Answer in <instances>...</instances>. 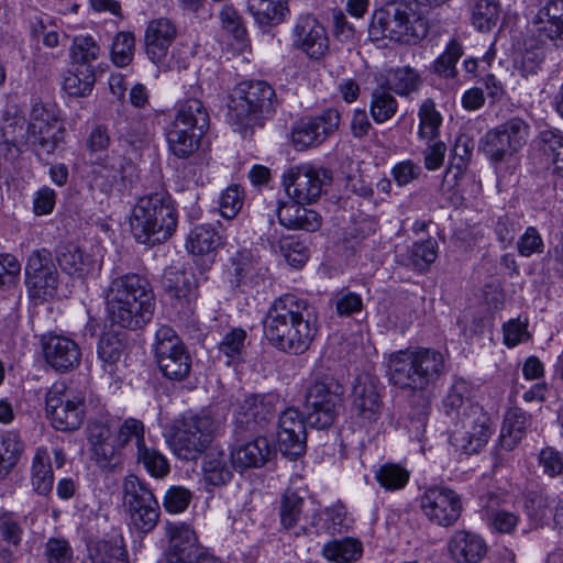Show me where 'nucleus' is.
<instances>
[{"label":"nucleus","instance_id":"nucleus-14","mask_svg":"<svg viewBox=\"0 0 563 563\" xmlns=\"http://www.w3.org/2000/svg\"><path fill=\"white\" fill-rule=\"evenodd\" d=\"M25 287L29 298L34 302H44L54 298L59 286L53 253L46 249H35L27 256L25 267Z\"/></svg>","mask_w":563,"mask_h":563},{"label":"nucleus","instance_id":"nucleus-27","mask_svg":"<svg viewBox=\"0 0 563 563\" xmlns=\"http://www.w3.org/2000/svg\"><path fill=\"white\" fill-rule=\"evenodd\" d=\"M93 179L102 192H111L114 188L125 186L128 173L133 168L132 159L115 151L103 157H96L91 163Z\"/></svg>","mask_w":563,"mask_h":563},{"label":"nucleus","instance_id":"nucleus-30","mask_svg":"<svg viewBox=\"0 0 563 563\" xmlns=\"http://www.w3.org/2000/svg\"><path fill=\"white\" fill-rule=\"evenodd\" d=\"M54 252L60 269L70 276L84 278L99 268L97 260L73 242L59 243Z\"/></svg>","mask_w":563,"mask_h":563},{"label":"nucleus","instance_id":"nucleus-52","mask_svg":"<svg viewBox=\"0 0 563 563\" xmlns=\"http://www.w3.org/2000/svg\"><path fill=\"white\" fill-rule=\"evenodd\" d=\"M101 48L91 35H77L70 46L71 67L95 69L92 62L100 56Z\"/></svg>","mask_w":563,"mask_h":563},{"label":"nucleus","instance_id":"nucleus-57","mask_svg":"<svg viewBox=\"0 0 563 563\" xmlns=\"http://www.w3.org/2000/svg\"><path fill=\"white\" fill-rule=\"evenodd\" d=\"M398 109L396 98L383 87L375 88L371 96L369 112L373 120L377 123H384L391 119Z\"/></svg>","mask_w":563,"mask_h":563},{"label":"nucleus","instance_id":"nucleus-34","mask_svg":"<svg viewBox=\"0 0 563 563\" xmlns=\"http://www.w3.org/2000/svg\"><path fill=\"white\" fill-rule=\"evenodd\" d=\"M539 35L563 49V0H547L537 13Z\"/></svg>","mask_w":563,"mask_h":563},{"label":"nucleus","instance_id":"nucleus-44","mask_svg":"<svg viewBox=\"0 0 563 563\" xmlns=\"http://www.w3.org/2000/svg\"><path fill=\"white\" fill-rule=\"evenodd\" d=\"M464 55V47L460 41L452 38L446 44L444 51L431 64V71L444 80L457 78V62Z\"/></svg>","mask_w":563,"mask_h":563},{"label":"nucleus","instance_id":"nucleus-37","mask_svg":"<svg viewBox=\"0 0 563 563\" xmlns=\"http://www.w3.org/2000/svg\"><path fill=\"white\" fill-rule=\"evenodd\" d=\"M126 350V334L113 329L104 331L97 345V354L102 362L103 371L111 377L115 376L117 363Z\"/></svg>","mask_w":563,"mask_h":563},{"label":"nucleus","instance_id":"nucleus-55","mask_svg":"<svg viewBox=\"0 0 563 563\" xmlns=\"http://www.w3.org/2000/svg\"><path fill=\"white\" fill-rule=\"evenodd\" d=\"M419 131L418 135L421 140L432 141L439 137L440 126L442 124V115L437 110L435 103L428 98L419 107Z\"/></svg>","mask_w":563,"mask_h":563},{"label":"nucleus","instance_id":"nucleus-45","mask_svg":"<svg viewBox=\"0 0 563 563\" xmlns=\"http://www.w3.org/2000/svg\"><path fill=\"white\" fill-rule=\"evenodd\" d=\"M438 257V243L433 239L415 242L404 255V265L419 273H426Z\"/></svg>","mask_w":563,"mask_h":563},{"label":"nucleus","instance_id":"nucleus-28","mask_svg":"<svg viewBox=\"0 0 563 563\" xmlns=\"http://www.w3.org/2000/svg\"><path fill=\"white\" fill-rule=\"evenodd\" d=\"M276 454L269 440L257 433L246 442L236 443L230 452V461L235 471L242 473L249 468L263 467Z\"/></svg>","mask_w":563,"mask_h":563},{"label":"nucleus","instance_id":"nucleus-53","mask_svg":"<svg viewBox=\"0 0 563 563\" xmlns=\"http://www.w3.org/2000/svg\"><path fill=\"white\" fill-rule=\"evenodd\" d=\"M305 505V497L299 492L287 488L280 497L279 504V518L280 525L285 530L297 528L302 508Z\"/></svg>","mask_w":563,"mask_h":563},{"label":"nucleus","instance_id":"nucleus-3","mask_svg":"<svg viewBox=\"0 0 563 563\" xmlns=\"http://www.w3.org/2000/svg\"><path fill=\"white\" fill-rule=\"evenodd\" d=\"M106 306L111 325L131 331L144 329L156 308L150 280L136 273L113 278L107 290Z\"/></svg>","mask_w":563,"mask_h":563},{"label":"nucleus","instance_id":"nucleus-46","mask_svg":"<svg viewBox=\"0 0 563 563\" xmlns=\"http://www.w3.org/2000/svg\"><path fill=\"white\" fill-rule=\"evenodd\" d=\"M222 244V238L211 224L192 228L186 241L187 250L194 255L211 254Z\"/></svg>","mask_w":563,"mask_h":563},{"label":"nucleus","instance_id":"nucleus-12","mask_svg":"<svg viewBox=\"0 0 563 563\" xmlns=\"http://www.w3.org/2000/svg\"><path fill=\"white\" fill-rule=\"evenodd\" d=\"M154 356L162 375L170 382H185L191 374L192 356L169 325H161L155 333Z\"/></svg>","mask_w":563,"mask_h":563},{"label":"nucleus","instance_id":"nucleus-18","mask_svg":"<svg viewBox=\"0 0 563 563\" xmlns=\"http://www.w3.org/2000/svg\"><path fill=\"white\" fill-rule=\"evenodd\" d=\"M332 172L310 164L290 167L283 175L287 195L299 203H313L322 195L324 187L332 183Z\"/></svg>","mask_w":563,"mask_h":563},{"label":"nucleus","instance_id":"nucleus-49","mask_svg":"<svg viewBox=\"0 0 563 563\" xmlns=\"http://www.w3.org/2000/svg\"><path fill=\"white\" fill-rule=\"evenodd\" d=\"M500 18L498 0H475L471 8V23L479 32L487 33L496 27Z\"/></svg>","mask_w":563,"mask_h":563},{"label":"nucleus","instance_id":"nucleus-32","mask_svg":"<svg viewBox=\"0 0 563 563\" xmlns=\"http://www.w3.org/2000/svg\"><path fill=\"white\" fill-rule=\"evenodd\" d=\"M306 203H299L295 200L289 202H279L277 217L279 223L291 230H305L314 232L322 224V217L313 209L305 207Z\"/></svg>","mask_w":563,"mask_h":563},{"label":"nucleus","instance_id":"nucleus-43","mask_svg":"<svg viewBox=\"0 0 563 563\" xmlns=\"http://www.w3.org/2000/svg\"><path fill=\"white\" fill-rule=\"evenodd\" d=\"M33 490L41 496H47L54 484V473L51 457L46 449L38 448L34 454L31 468Z\"/></svg>","mask_w":563,"mask_h":563},{"label":"nucleus","instance_id":"nucleus-2","mask_svg":"<svg viewBox=\"0 0 563 563\" xmlns=\"http://www.w3.org/2000/svg\"><path fill=\"white\" fill-rule=\"evenodd\" d=\"M474 388L472 383L455 377L442 400V409L451 419L450 443L465 455L478 454L493 434L489 415L472 401Z\"/></svg>","mask_w":563,"mask_h":563},{"label":"nucleus","instance_id":"nucleus-10","mask_svg":"<svg viewBox=\"0 0 563 563\" xmlns=\"http://www.w3.org/2000/svg\"><path fill=\"white\" fill-rule=\"evenodd\" d=\"M162 290L169 320L185 323L195 313L199 297L194 272L168 266L162 276Z\"/></svg>","mask_w":563,"mask_h":563},{"label":"nucleus","instance_id":"nucleus-58","mask_svg":"<svg viewBox=\"0 0 563 563\" xmlns=\"http://www.w3.org/2000/svg\"><path fill=\"white\" fill-rule=\"evenodd\" d=\"M91 455L99 467L108 471L121 467L124 460L123 451L113 437L91 448Z\"/></svg>","mask_w":563,"mask_h":563},{"label":"nucleus","instance_id":"nucleus-25","mask_svg":"<svg viewBox=\"0 0 563 563\" xmlns=\"http://www.w3.org/2000/svg\"><path fill=\"white\" fill-rule=\"evenodd\" d=\"M165 531L168 539L165 559L196 563L211 550L199 543L194 528L186 522H166Z\"/></svg>","mask_w":563,"mask_h":563},{"label":"nucleus","instance_id":"nucleus-36","mask_svg":"<svg viewBox=\"0 0 563 563\" xmlns=\"http://www.w3.org/2000/svg\"><path fill=\"white\" fill-rule=\"evenodd\" d=\"M2 137L1 145L5 146L7 154L18 157L30 150L31 121L26 123V120L19 115L7 117L2 126Z\"/></svg>","mask_w":563,"mask_h":563},{"label":"nucleus","instance_id":"nucleus-13","mask_svg":"<svg viewBox=\"0 0 563 563\" xmlns=\"http://www.w3.org/2000/svg\"><path fill=\"white\" fill-rule=\"evenodd\" d=\"M530 125L519 117L488 130L479 140V151L492 164L508 163L527 143Z\"/></svg>","mask_w":563,"mask_h":563},{"label":"nucleus","instance_id":"nucleus-4","mask_svg":"<svg viewBox=\"0 0 563 563\" xmlns=\"http://www.w3.org/2000/svg\"><path fill=\"white\" fill-rule=\"evenodd\" d=\"M448 372L444 354L433 347H408L393 352L387 361L391 385L412 394L433 390Z\"/></svg>","mask_w":563,"mask_h":563},{"label":"nucleus","instance_id":"nucleus-64","mask_svg":"<svg viewBox=\"0 0 563 563\" xmlns=\"http://www.w3.org/2000/svg\"><path fill=\"white\" fill-rule=\"evenodd\" d=\"M194 494L190 489L180 485H173L163 496V507L170 515L183 514L189 507Z\"/></svg>","mask_w":563,"mask_h":563},{"label":"nucleus","instance_id":"nucleus-1","mask_svg":"<svg viewBox=\"0 0 563 563\" xmlns=\"http://www.w3.org/2000/svg\"><path fill=\"white\" fill-rule=\"evenodd\" d=\"M262 323L267 342L290 355L305 354L319 331L316 308L295 294H284L274 299Z\"/></svg>","mask_w":563,"mask_h":563},{"label":"nucleus","instance_id":"nucleus-24","mask_svg":"<svg viewBox=\"0 0 563 563\" xmlns=\"http://www.w3.org/2000/svg\"><path fill=\"white\" fill-rule=\"evenodd\" d=\"M291 45L312 60L329 52V36L323 24L312 14L300 15L292 29Z\"/></svg>","mask_w":563,"mask_h":563},{"label":"nucleus","instance_id":"nucleus-22","mask_svg":"<svg viewBox=\"0 0 563 563\" xmlns=\"http://www.w3.org/2000/svg\"><path fill=\"white\" fill-rule=\"evenodd\" d=\"M351 413L363 424L376 422L383 411L379 382L369 374L357 375L350 394Z\"/></svg>","mask_w":563,"mask_h":563},{"label":"nucleus","instance_id":"nucleus-41","mask_svg":"<svg viewBox=\"0 0 563 563\" xmlns=\"http://www.w3.org/2000/svg\"><path fill=\"white\" fill-rule=\"evenodd\" d=\"M539 151L552 173L563 177V132L553 128L540 131Z\"/></svg>","mask_w":563,"mask_h":563},{"label":"nucleus","instance_id":"nucleus-16","mask_svg":"<svg viewBox=\"0 0 563 563\" xmlns=\"http://www.w3.org/2000/svg\"><path fill=\"white\" fill-rule=\"evenodd\" d=\"M45 410L54 429L63 432L78 430L85 419V397L55 384L46 391Z\"/></svg>","mask_w":563,"mask_h":563},{"label":"nucleus","instance_id":"nucleus-33","mask_svg":"<svg viewBox=\"0 0 563 563\" xmlns=\"http://www.w3.org/2000/svg\"><path fill=\"white\" fill-rule=\"evenodd\" d=\"M448 549L456 563H481L487 553L485 540L464 530L454 532L449 540Z\"/></svg>","mask_w":563,"mask_h":563},{"label":"nucleus","instance_id":"nucleus-35","mask_svg":"<svg viewBox=\"0 0 563 563\" xmlns=\"http://www.w3.org/2000/svg\"><path fill=\"white\" fill-rule=\"evenodd\" d=\"M167 148L179 159H188L200 148L203 135L169 122L165 128Z\"/></svg>","mask_w":563,"mask_h":563},{"label":"nucleus","instance_id":"nucleus-9","mask_svg":"<svg viewBox=\"0 0 563 563\" xmlns=\"http://www.w3.org/2000/svg\"><path fill=\"white\" fill-rule=\"evenodd\" d=\"M345 388L322 367L313 369L305 394L309 428L327 430L336 421L343 406Z\"/></svg>","mask_w":563,"mask_h":563},{"label":"nucleus","instance_id":"nucleus-60","mask_svg":"<svg viewBox=\"0 0 563 563\" xmlns=\"http://www.w3.org/2000/svg\"><path fill=\"white\" fill-rule=\"evenodd\" d=\"M135 36L130 31L118 32L111 43V62L120 68L129 66L134 57Z\"/></svg>","mask_w":563,"mask_h":563},{"label":"nucleus","instance_id":"nucleus-51","mask_svg":"<svg viewBox=\"0 0 563 563\" xmlns=\"http://www.w3.org/2000/svg\"><path fill=\"white\" fill-rule=\"evenodd\" d=\"M95 82V69L73 67L64 76L63 89L70 97L82 98L91 93Z\"/></svg>","mask_w":563,"mask_h":563},{"label":"nucleus","instance_id":"nucleus-40","mask_svg":"<svg viewBox=\"0 0 563 563\" xmlns=\"http://www.w3.org/2000/svg\"><path fill=\"white\" fill-rule=\"evenodd\" d=\"M91 563H128V552L121 534L97 540L88 544Z\"/></svg>","mask_w":563,"mask_h":563},{"label":"nucleus","instance_id":"nucleus-17","mask_svg":"<svg viewBox=\"0 0 563 563\" xmlns=\"http://www.w3.org/2000/svg\"><path fill=\"white\" fill-rule=\"evenodd\" d=\"M30 150L38 157L52 155L64 142L66 129L54 104L35 102L31 109Z\"/></svg>","mask_w":563,"mask_h":563},{"label":"nucleus","instance_id":"nucleus-62","mask_svg":"<svg viewBox=\"0 0 563 563\" xmlns=\"http://www.w3.org/2000/svg\"><path fill=\"white\" fill-rule=\"evenodd\" d=\"M247 332L242 328H234L224 334L218 344V350L228 357L227 364L238 363L243 360Z\"/></svg>","mask_w":563,"mask_h":563},{"label":"nucleus","instance_id":"nucleus-42","mask_svg":"<svg viewBox=\"0 0 563 563\" xmlns=\"http://www.w3.org/2000/svg\"><path fill=\"white\" fill-rule=\"evenodd\" d=\"M362 542L351 537L333 539L322 547L323 558L334 563H354L362 558Z\"/></svg>","mask_w":563,"mask_h":563},{"label":"nucleus","instance_id":"nucleus-6","mask_svg":"<svg viewBox=\"0 0 563 563\" xmlns=\"http://www.w3.org/2000/svg\"><path fill=\"white\" fill-rule=\"evenodd\" d=\"M429 33L427 19L406 0H393L376 9L368 25L373 42L388 38L401 44H417Z\"/></svg>","mask_w":563,"mask_h":563},{"label":"nucleus","instance_id":"nucleus-48","mask_svg":"<svg viewBox=\"0 0 563 563\" xmlns=\"http://www.w3.org/2000/svg\"><path fill=\"white\" fill-rule=\"evenodd\" d=\"M247 8L262 27L279 24L288 12L282 0H249Z\"/></svg>","mask_w":563,"mask_h":563},{"label":"nucleus","instance_id":"nucleus-38","mask_svg":"<svg viewBox=\"0 0 563 563\" xmlns=\"http://www.w3.org/2000/svg\"><path fill=\"white\" fill-rule=\"evenodd\" d=\"M202 462L205 482L212 486H223L233 477V466L224 451L216 448L206 450Z\"/></svg>","mask_w":563,"mask_h":563},{"label":"nucleus","instance_id":"nucleus-56","mask_svg":"<svg viewBox=\"0 0 563 563\" xmlns=\"http://www.w3.org/2000/svg\"><path fill=\"white\" fill-rule=\"evenodd\" d=\"M525 511L534 528L549 521L551 514L549 496L543 490H529L525 496Z\"/></svg>","mask_w":563,"mask_h":563},{"label":"nucleus","instance_id":"nucleus-5","mask_svg":"<svg viewBox=\"0 0 563 563\" xmlns=\"http://www.w3.org/2000/svg\"><path fill=\"white\" fill-rule=\"evenodd\" d=\"M177 224V208L166 191L140 197L130 216L132 236L137 243L150 246L169 240L176 232Z\"/></svg>","mask_w":563,"mask_h":563},{"label":"nucleus","instance_id":"nucleus-63","mask_svg":"<svg viewBox=\"0 0 563 563\" xmlns=\"http://www.w3.org/2000/svg\"><path fill=\"white\" fill-rule=\"evenodd\" d=\"M145 427L143 421L135 418H126L113 433L117 445L123 451L134 440L136 451L145 443Z\"/></svg>","mask_w":563,"mask_h":563},{"label":"nucleus","instance_id":"nucleus-29","mask_svg":"<svg viewBox=\"0 0 563 563\" xmlns=\"http://www.w3.org/2000/svg\"><path fill=\"white\" fill-rule=\"evenodd\" d=\"M229 262L232 268L231 284L242 292H246L264 282L267 269L261 265L251 250H238Z\"/></svg>","mask_w":563,"mask_h":563},{"label":"nucleus","instance_id":"nucleus-59","mask_svg":"<svg viewBox=\"0 0 563 563\" xmlns=\"http://www.w3.org/2000/svg\"><path fill=\"white\" fill-rule=\"evenodd\" d=\"M219 16L222 29L234 38L240 48L246 47L250 43L249 34L238 10L232 5H224Z\"/></svg>","mask_w":563,"mask_h":563},{"label":"nucleus","instance_id":"nucleus-15","mask_svg":"<svg viewBox=\"0 0 563 563\" xmlns=\"http://www.w3.org/2000/svg\"><path fill=\"white\" fill-rule=\"evenodd\" d=\"M279 396L274 393L246 394L238 400L234 412V434L243 438L263 432L275 418Z\"/></svg>","mask_w":563,"mask_h":563},{"label":"nucleus","instance_id":"nucleus-11","mask_svg":"<svg viewBox=\"0 0 563 563\" xmlns=\"http://www.w3.org/2000/svg\"><path fill=\"white\" fill-rule=\"evenodd\" d=\"M123 505L130 526L141 534L151 533L161 517L159 503L145 479L129 474L122 483Z\"/></svg>","mask_w":563,"mask_h":563},{"label":"nucleus","instance_id":"nucleus-26","mask_svg":"<svg viewBox=\"0 0 563 563\" xmlns=\"http://www.w3.org/2000/svg\"><path fill=\"white\" fill-rule=\"evenodd\" d=\"M177 36V26L168 18L153 19L145 30V52L152 63L163 70L173 65L168 60V52Z\"/></svg>","mask_w":563,"mask_h":563},{"label":"nucleus","instance_id":"nucleus-8","mask_svg":"<svg viewBox=\"0 0 563 563\" xmlns=\"http://www.w3.org/2000/svg\"><path fill=\"white\" fill-rule=\"evenodd\" d=\"M229 110L230 121L241 133L263 126L276 111L275 89L264 80H245L236 85Z\"/></svg>","mask_w":563,"mask_h":563},{"label":"nucleus","instance_id":"nucleus-21","mask_svg":"<svg viewBox=\"0 0 563 563\" xmlns=\"http://www.w3.org/2000/svg\"><path fill=\"white\" fill-rule=\"evenodd\" d=\"M340 112L328 108L318 115L303 117L291 129V142L297 151L317 147L333 134L340 124Z\"/></svg>","mask_w":563,"mask_h":563},{"label":"nucleus","instance_id":"nucleus-54","mask_svg":"<svg viewBox=\"0 0 563 563\" xmlns=\"http://www.w3.org/2000/svg\"><path fill=\"white\" fill-rule=\"evenodd\" d=\"M136 462L156 479H163L170 473V464L167 457L156 448L141 445L136 451Z\"/></svg>","mask_w":563,"mask_h":563},{"label":"nucleus","instance_id":"nucleus-61","mask_svg":"<svg viewBox=\"0 0 563 563\" xmlns=\"http://www.w3.org/2000/svg\"><path fill=\"white\" fill-rule=\"evenodd\" d=\"M410 477V472L397 463H385L375 473V479L386 490L402 489Z\"/></svg>","mask_w":563,"mask_h":563},{"label":"nucleus","instance_id":"nucleus-23","mask_svg":"<svg viewBox=\"0 0 563 563\" xmlns=\"http://www.w3.org/2000/svg\"><path fill=\"white\" fill-rule=\"evenodd\" d=\"M307 411L297 408L285 409L278 419L277 445L279 452L289 460H297L307 448Z\"/></svg>","mask_w":563,"mask_h":563},{"label":"nucleus","instance_id":"nucleus-39","mask_svg":"<svg viewBox=\"0 0 563 563\" xmlns=\"http://www.w3.org/2000/svg\"><path fill=\"white\" fill-rule=\"evenodd\" d=\"M531 424V416L521 408L507 410L504 417L499 443L503 449L512 451L525 438Z\"/></svg>","mask_w":563,"mask_h":563},{"label":"nucleus","instance_id":"nucleus-19","mask_svg":"<svg viewBox=\"0 0 563 563\" xmlns=\"http://www.w3.org/2000/svg\"><path fill=\"white\" fill-rule=\"evenodd\" d=\"M420 508L428 520L440 527H451L461 517V496L443 485L427 487L420 496Z\"/></svg>","mask_w":563,"mask_h":563},{"label":"nucleus","instance_id":"nucleus-31","mask_svg":"<svg viewBox=\"0 0 563 563\" xmlns=\"http://www.w3.org/2000/svg\"><path fill=\"white\" fill-rule=\"evenodd\" d=\"M170 122L205 136L210 126V115L205 103L199 98L191 97L176 102Z\"/></svg>","mask_w":563,"mask_h":563},{"label":"nucleus","instance_id":"nucleus-20","mask_svg":"<svg viewBox=\"0 0 563 563\" xmlns=\"http://www.w3.org/2000/svg\"><path fill=\"white\" fill-rule=\"evenodd\" d=\"M40 345L45 364L57 374L71 373L81 364V347L70 336L48 331L41 334Z\"/></svg>","mask_w":563,"mask_h":563},{"label":"nucleus","instance_id":"nucleus-47","mask_svg":"<svg viewBox=\"0 0 563 563\" xmlns=\"http://www.w3.org/2000/svg\"><path fill=\"white\" fill-rule=\"evenodd\" d=\"M22 452L23 443L16 432H0V482L11 474Z\"/></svg>","mask_w":563,"mask_h":563},{"label":"nucleus","instance_id":"nucleus-50","mask_svg":"<svg viewBox=\"0 0 563 563\" xmlns=\"http://www.w3.org/2000/svg\"><path fill=\"white\" fill-rule=\"evenodd\" d=\"M387 84L391 91L407 97L419 90L422 77L420 71L410 66L396 67L389 71Z\"/></svg>","mask_w":563,"mask_h":563},{"label":"nucleus","instance_id":"nucleus-7","mask_svg":"<svg viewBox=\"0 0 563 563\" xmlns=\"http://www.w3.org/2000/svg\"><path fill=\"white\" fill-rule=\"evenodd\" d=\"M219 427L208 410H188L170 424L167 442L179 460L196 461L210 446Z\"/></svg>","mask_w":563,"mask_h":563}]
</instances>
